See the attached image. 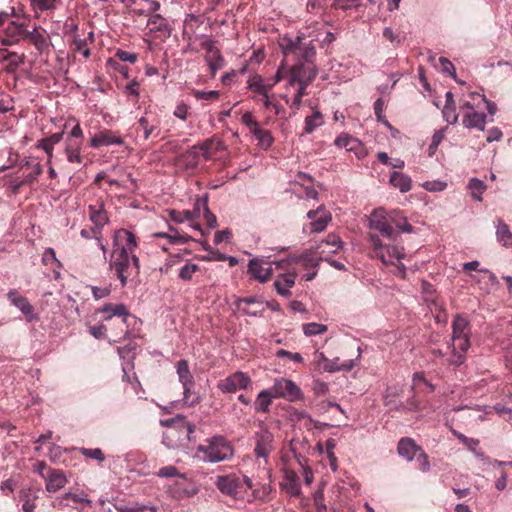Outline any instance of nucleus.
Masks as SVG:
<instances>
[{
  "instance_id": "f257e3e1",
  "label": "nucleus",
  "mask_w": 512,
  "mask_h": 512,
  "mask_svg": "<svg viewBox=\"0 0 512 512\" xmlns=\"http://www.w3.org/2000/svg\"><path fill=\"white\" fill-rule=\"evenodd\" d=\"M138 243L133 232L127 229H118L114 232L109 268L125 287L128 279L140 273V261L134 254Z\"/></svg>"
},
{
  "instance_id": "f03ea898",
  "label": "nucleus",
  "mask_w": 512,
  "mask_h": 512,
  "mask_svg": "<svg viewBox=\"0 0 512 512\" xmlns=\"http://www.w3.org/2000/svg\"><path fill=\"white\" fill-rule=\"evenodd\" d=\"M370 232L388 241H396L400 233H412L413 226L408 223L406 216L398 210L376 208L367 216Z\"/></svg>"
},
{
  "instance_id": "7ed1b4c3",
  "label": "nucleus",
  "mask_w": 512,
  "mask_h": 512,
  "mask_svg": "<svg viewBox=\"0 0 512 512\" xmlns=\"http://www.w3.org/2000/svg\"><path fill=\"white\" fill-rule=\"evenodd\" d=\"M470 335L469 321L459 314L456 315L452 321V334L448 343L450 356L447 363L449 366L457 368L466 362V353L471 346Z\"/></svg>"
},
{
  "instance_id": "20e7f679",
  "label": "nucleus",
  "mask_w": 512,
  "mask_h": 512,
  "mask_svg": "<svg viewBox=\"0 0 512 512\" xmlns=\"http://www.w3.org/2000/svg\"><path fill=\"white\" fill-rule=\"evenodd\" d=\"M373 256L379 259L384 265L395 266V275L404 278L406 276V267L401 262L406 258V252L404 246L397 244L396 241L393 243H384L378 234L369 232L367 234Z\"/></svg>"
},
{
  "instance_id": "39448f33",
  "label": "nucleus",
  "mask_w": 512,
  "mask_h": 512,
  "mask_svg": "<svg viewBox=\"0 0 512 512\" xmlns=\"http://www.w3.org/2000/svg\"><path fill=\"white\" fill-rule=\"evenodd\" d=\"M160 423L167 428V431L163 434L162 443L169 449L178 448L185 442L190 441L195 430V426L187 421L182 414L161 420Z\"/></svg>"
},
{
  "instance_id": "423d86ee",
  "label": "nucleus",
  "mask_w": 512,
  "mask_h": 512,
  "mask_svg": "<svg viewBox=\"0 0 512 512\" xmlns=\"http://www.w3.org/2000/svg\"><path fill=\"white\" fill-rule=\"evenodd\" d=\"M197 456L206 463H218L229 460L234 455L231 443L222 435H214L199 444L196 448Z\"/></svg>"
},
{
  "instance_id": "0eeeda50",
  "label": "nucleus",
  "mask_w": 512,
  "mask_h": 512,
  "mask_svg": "<svg viewBox=\"0 0 512 512\" xmlns=\"http://www.w3.org/2000/svg\"><path fill=\"white\" fill-rule=\"evenodd\" d=\"M214 484L222 494L234 500H244L248 491L252 489L249 477L235 473L216 476Z\"/></svg>"
},
{
  "instance_id": "6e6552de",
  "label": "nucleus",
  "mask_w": 512,
  "mask_h": 512,
  "mask_svg": "<svg viewBox=\"0 0 512 512\" xmlns=\"http://www.w3.org/2000/svg\"><path fill=\"white\" fill-rule=\"evenodd\" d=\"M99 313L104 314V320L109 321L114 316H118L121 318L122 324L126 325L127 329L124 332V334L116 339H114V342H119L121 339H130L137 337L136 334H133L128 327L130 326V321L133 320L135 323L137 322V318L133 316L127 306L123 303L119 304H111L107 303L103 305L99 310Z\"/></svg>"
},
{
  "instance_id": "1a4fd4ad",
  "label": "nucleus",
  "mask_w": 512,
  "mask_h": 512,
  "mask_svg": "<svg viewBox=\"0 0 512 512\" xmlns=\"http://www.w3.org/2000/svg\"><path fill=\"white\" fill-rule=\"evenodd\" d=\"M270 388L276 399L296 402L304 398V393L301 388L293 380L288 378H276Z\"/></svg>"
},
{
  "instance_id": "9d476101",
  "label": "nucleus",
  "mask_w": 512,
  "mask_h": 512,
  "mask_svg": "<svg viewBox=\"0 0 512 512\" xmlns=\"http://www.w3.org/2000/svg\"><path fill=\"white\" fill-rule=\"evenodd\" d=\"M252 385L251 377L243 371H236L217 382V389L223 394H232L238 390H247Z\"/></svg>"
},
{
  "instance_id": "9b49d317",
  "label": "nucleus",
  "mask_w": 512,
  "mask_h": 512,
  "mask_svg": "<svg viewBox=\"0 0 512 512\" xmlns=\"http://www.w3.org/2000/svg\"><path fill=\"white\" fill-rule=\"evenodd\" d=\"M201 47L206 51L205 62L209 67L212 77H214L217 71L224 67V57L220 49L216 46V41L213 39H206L201 43Z\"/></svg>"
},
{
  "instance_id": "f8f14e48",
  "label": "nucleus",
  "mask_w": 512,
  "mask_h": 512,
  "mask_svg": "<svg viewBox=\"0 0 512 512\" xmlns=\"http://www.w3.org/2000/svg\"><path fill=\"white\" fill-rule=\"evenodd\" d=\"M317 74L318 69L312 61L306 63H298L294 65L291 70L287 86H293L296 84V81H303L305 83L311 84L316 78Z\"/></svg>"
},
{
  "instance_id": "ddd939ff",
  "label": "nucleus",
  "mask_w": 512,
  "mask_h": 512,
  "mask_svg": "<svg viewBox=\"0 0 512 512\" xmlns=\"http://www.w3.org/2000/svg\"><path fill=\"white\" fill-rule=\"evenodd\" d=\"M358 356H360V348H358ZM358 358L356 359H349L341 363L340 366H333L330 363V359H328L325 354L321 351H316L314 353V363L318 367H320L323 371L334 373L339 371H351L358 363Z\"/></svg>"
},
{
  "instance_id": "4468645a",
  "label": "nucleus",
  "mask_w": 512,
  "mask_h": 512,
  "mask_svg": "<svg viewBox=\"0 0 512 512\" xmlns=\"http://www.w3.org/2000/svg\"><path fill=\"white\" fill-rule=\"evenodd\" d=\"M273 434L266 428L255 433L254 453L258 458L267 459L273 451Z\"/></svg>"
},
{
  "instance_id": "2eb2a0df",
  "label": "nucleus",
  "mask_w": 512,
  "mask_h": 512,
  "mask_svg": "<svg viewBox=\"0 0 512 512\" xmlns=\"http://www.w3.org/2000/svg\"><path fill=\"white\" fill-rule=\"evenodd\" d=\"M272 272V263L263 258H253L248 262V273L261 283L267 282Z\"/></svg>"
},
{
  "instance_id": "dca6fc26",
  "label": "nucleus",
  "mask_w": 512,
  "mask_h": 512,
  "mask_svg": "<svg viewBox=\"0 0 512 512\" xmlns=\"http://www.w3.org/2000/svg\"><path fill=\"white\" fill-rule=\"evenodd\" d=\"M124 140L122 137L117 134L116 132H113L108 129L101 130L97 132L94 136L90 139V147L97 149L102 146H111V145H123Z\"/></svg>"
},
{
  "instance_id": "f3484780",
  "label": "nucleus",
  "mask_w": 512,
  "mask_h": 512,
  "mask_svg": "<svg viewBox=\"0 0 512 512\" xmlns=\"http://www.w3.org/2000/svg\"><path fill=\"white\" fill-rule=\"evenodd\" d=\"M408 404V410L418 409V403L414 399V397H411L409 399ZM384 405L388 407L390 410L401 411L407 409L406 405L399 399V393L396 388L387 389L384 395Z\"/></svg>"
},
{
  "instance_id": "a211bd4d",
  "label": "nucleus",
  "mask_w": 512,
  "mask_h": 512,
  "mask_svg": "<svg viewBox=\"0 0 512 512\" xmlns=\"http://www.w3.org/2000/svg\"><path fill=\"white\" fill-rule=\"evenodd\" d=\"M7 298L11 305L17 307L25 315L28 321H32L35 318L33 306L17 290H10L7 293Z\"/></svg>"
},
{
  "instance_id": "6ab92c4d",
  "label": "nucleus",
  "mask_w": 512,
  "mask_h": 512,
  "mask_svg": "<svg viewBox=\"0 0 512 512\" xmlns=\"http://www.w3.org/2000/svg\"><path fill=\"white\" fill-rule=\"evenodd\" d=\"M89 219L94 224L95 229L102 231V228L109 223V216L105 210L104 203L90 204L88 206Z\"/></svg>"
},
{
  "instance_id": "aec40b11",
  "label": "nucleus",
  "mask_w": 512,
  "mask_h": 512,
  "mask_svg": "<svg viewBox=\"0 0 512 512\" xmlns=\"http://www.w3.org/2000/svg\"><path fill=\"white\" fill-rule=\"evenodd\" d=\"M137 130L142 131L143 139L148 140L151 136L160 135L159 121L153 116H142L137 122Z\"/></svg>"
},
{
  "instance_id": "412c9836",
  "label": "nucleus",
  "mask_w": 512,
  "mask_h": 512,
  "mask_svg": "<svg viewBox=\"0 0 512 512\" xmlns=\"http://www.w3.org/2000/svg\"><path fill=\"white\" fill-rule=\"evenodd\" d=\"M44 480L46 483V490L48 492H56L62 489L67 483V478L64 472L54 468L48 469Z\"/></svg>"
},
{
  "instance_id": "4be33fe9",
  "label": "nucleus",
  "mask_w": 512,
  "mask_h": 512,
  "mask_svg": "<svg viewBox=\"0 0 512 512\" xmlns=\"http://www.w3.org/2000/svg\"><path fill=\"white\" fill-rule=\"evenodd\" d=\"M296 273L287 272L280 274L274 281V288L278 295L288 297L291 295L290 289L295 285Z\"/></svg>"
},
{
  "instance_id": "5701e85b",
  "label": "nucleus",
  "mask_w": 512,
  "mask_h": 512,
  "mask_svg": "<svg viewBox=\"0 0 512 512\" xmlns=\"http://www.w3.org/2000/svg\"><path fill=\"white\" fill-rule=\"evenodd\" d=\"M64 132H57L53 133L48 137H45L43 139H40L36 143V148L43 150L47 155V164H50L52 162V159L54 157L53 151L54 146L59 144L61 140L63 139Z\"/></svg>"
},
{
  "instance_id": "b1692460",
  "label": "nucleus",
  "mask_w": 512,
  "mask_h": 512,
  "mask_svg": "<svg viewBox=\"0 0 512 512\" xmlns=\"http://www.w3.org/2000/svg\"><path fill=\"white\" fill-rule=\"evenodd\" d=\"M422 450L413 439L408 437L401 438L397 446L398 454L408 461H412Z\"/></svg>"
},
{
  "instance_id": "393cba45",
  "label": "nucleus",
  "mask_w": 512,
  "mask_h": 512,
  "mask_svg": "<svg viewBox=\"0 0 512 512\" xmlns=\"http://www.w3.org/2000/svg\"><path fill=\"white\" fill-rule=\"evenodd\" d=\"M26 39L35 46L40 54L45 52L49 47V38L46 31L39 27H35L32 31H28L26 33Z\"/></svg>"
},
{
  "instance_id": "a878e982",
  "label": "nucleus",
  "mask_w": 512,
  "mask_h": 512,
  "mask_svg": "<svg viewBox=\"0 0 512 512\" xmlns=\"http://www.w3.org/2000/svg\"><path fill=\"white\" fill-rule=\"evenodd\" d=\"M159 9L160 3L158 1L148 0V2H143V4L133 7V9L128 12V15L134 22H137L140 18L149 16Z\"/></svg>"
},
{
  "instance_id": "bb28decb",
  "label": "nucleus",
  "mask_w": 512,
  "mask_h": 512,
  "mask_svg": "<svg viewBox=\"0 0 512 512\" xmlns=\"http://www.w3.org/2000/svg\"><path fill=\"white\" fill-rule=\"evenodd\" d=\"M487 123V115L477 111L467 112L463 115L462 125L467 129L484 131Z\"/></svg>"
},
{
  "instance_id": "cd10ccee",
  "label": "nucleus",
  "mask_w": 512,
  "mask_h": 512,
  "mask_svg": "<svg viewBox=\"0 0 512 512\" xmlns=\"http://www.w3.org/2000/svg\"><path fill=\"white\" fill-rule=\"evenodd\" d=\"M83 144L80 143V140L71 141L65 139L63 152L66 156V159L69 163L72 164H82L83 157L81 156Z\"/></svg>"
},
{
  "instance_id": "c85d7f7f",
  "label": "nucleus",
  "mask_w": 512,
  "mask_h": 512,
  "mask_svg": "<svg viewBox=\"0 0 512 512\" xmlns=\"http://www.w3.org/2000/svg\"><path fill=\"white\" fill-rule=\"evenodd\" d=\"M276 397L273 395L271 388L261 390L253 404L254 410L258 413H268L270 406Z\"/></svg>"
},
{
  "instance_id": "c756f323",
  "label": "nucleus",
  "mask_w": 512,
  "mask_h": 512,
  "mask_svg": "<svg viewBox=\"0 0 512 512\" xmlns=\"http://www.w3.org/2000/svg\"><path fill=\"white\" fill-rule=\"evenodd\" d=\"M200 157L199 149L193 145L179 156L178 161L185 169L193 170L199 165Z\"/></svg>"
},
{
  "instance_id": "7c9ffc66",
  "label": "nucleus",
  "mask_w": 512,
  "mask_h": 512,
  "mask_svg": "<svg viewBox=\"0 0 512 512\" xmlns=\"http://www.w3.org/2000/svg\"><path fill=\"white\" fill-rule=\"evenodd\" d=\"M176 373L182 386L195 385L194 376L187 360L181 359L176 363Z\"/></svg>"
},
{
  "instance_id": "2f4dec72",
  "label": "nucleus",
  "mask_w": 512,
  "mask_h": 512,
  "mask_svg": "<svg viewBox=\"0 0 512 512\" xmlns=\"http://www.w3.org/2000/svg\"><path fill=\"white\" fill-rule=\"evenodd\" d=\"M389 182L393 187L399 189V191L402 193H406L411 190L412 180L408 175L402 172H392L389 178Z\"/></svg>"
},
{
  "instance_id": "473e14b6",
  "label": "nucleus",
  "mask_w": 512,
  "mask_h": 512,
  "mask_svg": "<svg viewBox=\"0 0 512 512\" xmlns=\"http://www.w3.org/2000/svg\"><path fill=\"white\" fill-rule=\"evenodd\" d=\"M194 146L199 149V154L205 160H210L212 158L213 151L220 150L221 142L216 138L212 137Z\"/></svg>"
},
{
  "instance_id": "72a5a7b5",
  "label": "nucleus",
  "mask_w": 512,
  "mask_h": 512,
  "mask_svg": "<svg viewBox=\"0 0 512 512\" xmlns=\"http://www.w3.org/2000/svg\"><path fill=\"white\" fill-rule=\"evenodd\" d=\"M324 125V117L323 114L318 111L314 110L311 115H308L304 119V130L303 134H311L313 133L317 128Z\"/></svg>"
},
{
  "instance_id": "f704fd0d",
  "label": "nucleus",
  "mask_w": 512,
  "mask_h": 512,
  "mask_svg": "<svg viewBox=\"0 0 512 512\" xmlns=\"http://www.w3.org/2000/svg\"><path fill=\"white\" fill-rule=\"evenodd\" d=\"M496 238L506 248L512 247V232L509 226L501 219L497 220Z\"/></svg>"
},
{
  "instance_id": "c9c22d12",
  "label": "nucleus",
  "mask_w": 512,
  "mask_h": 512,
  "mask_svg": "<svg viewBox=\"0 0 512 512\" xmlns=\"http://www.w3.org/2000/svg\"><path fill=\"white\" fill-rule=\"evenodd\" d=\"M335 145L340 148H345L346 151L356 153L361 147V142L348 133H341L335 139Z\"/></svg>"
},
{
  "instance_id": "e433bc0d",
  "label": "nucleus",
  "mask_w": 512,
  "mask_h": 512,
  "mask_svg": "<svg viewBox=\"0 0 512 512\" xmlns=\"http://www.w3.org/2000/svg\"><path fill=\"white\" fill-rule=\"evenodd\" d=\"M282 487L287 490L291 495L296 496L301 492L299 478L296 472L286 471Z\"/></svg>"
},
{
  "instance_id": "4c0bfd02",
  "label": "nucleus",
  "mask_w": 512,
  "mask_h": 512,
  "mask_svg": "<svg viewBox=\"0 0 512 512\" xmlns=\"http://www.w3.org/2000/svg\"><path fill=\"white\" fill-rule=\"evenodd\" d=\"M147 26H150L151 32H168L170 30L167 19L155 12L149 15Z\"/></svg>"
},
{
  "instance_id": "58836bf2",
  "label": "nucleus",
  "mask_w": 512,
  "mask_h": 512,
  "mask_svg": "<svg viewBox=\"0 0 512 512\" xmlns=\"http://www.w3.org/2000/svg\"><path fill=\"white\" fill-rule=\"evenodd\" d=\"M316 54L315 47L311 42L303 43L301 42L298 49L296 50L294 57L299 61V63H306L312 61Z\"/></svg>"
},
{
  "instance_id": "ea45409f",
  "label": "nucleus",
  "mask_w": 512,
  "mask_h": 512,
  "mask_svg": "<svg viewBox=\"0 0 512 512\" xmlns=\"http://www.w3.org/2000/svg\"><path fill=\"white\" fill-rule=\"evenodd\" d=\"M302 42L301 37H288L284 36L281 39L280 47L285 56H294L296 50L298 49L300 43Z\"/></svg>"
},
{
  "instance_id": "a19ab883",
  "label": "nucleus",
  "mask_w": 512,
  "mask_h": 512,
  "mask_svg": "<svg viewBox=\"0 0 512 512\" xmlns=\"http://www.w3.org/2000/svg\"><path fill=\"white\" fill-rule=\"evenodd\" d=\"M331 221L330 213L323 210L320 215L313 221L310 222V232L320 233L326 229L329 222Z\"/></svg>"
},
{
  "instance_id": "79ce46f5",
  "label": "nucleus",
  "mask_w": 512,
  "mask_h": 512,
  "mask_svg": "<svg viewBox=\"0 0 512 512\" xmlns=\"http://www.w3.org/2000/svg\"><path fill=\"white\" fill-rule=\"evenodd\" d=\"M468 189L474 200L482 201V194L486 190V184L478 178H472L469 180Z\"/></svg>"
},
{
  "instance_id": "37998d69",
  "label": "nucleus",
  "mask_w": 512,
  "mask_h": 512,
  "mask_svg": "<svg viewBox=\"0 0 512 512\" xmlns=\"http://www.w3.org/2000/svg\"><path fill=\"white\" fill-rule=\"evenodd\" d=\"M247 88L258 95L265 94V80L258 74L251 75L247 81Z\"/></svg>"
},
{
  "instance_id": "c03bdc74",
  "label": "nucleus",
  "mask_w": 512,
  "mask_h": 512,
  "mask_svg": "<svg viewBox=\"0 0 512 512\" xmlns=\"http://www.w3.org/2000/svg\"><path fill=\"white\" fill-rule=\"evenodd\" d=\"M251 134L258 140L259 144L266 149L273 144L274 139L269 130H265L259 127Z\"/></svg>"
},
{
  "instance_id": "a18cd8bd",
  "label": "nucleus",
  "mask_w": 512,
  "mask_h": 512,
  "mask_svg": "<svg viewBox=\"0 0 512 512\" xmlns=\"http://www.w3.org/2000/svg\"><path fill=\"white\" fill-rule=\"evenodd\" d=\"M302 329L305 336L311 337L325 333L328 330V326L321 323L310 322L303 324Z\"/></svg>"
},
{
  "instance_id": "49530a36",
  "label": "nucleus",
  "mask_w": 512,
  "mask_h": 512,
  "mask_svg": "<svg viewBox=\"0 0 512 512\" xmlns=\"http://www.w3.org/2000/svg\"><path fill=\"white\" fill-rule=\"evenodd\" d=\"M195 385L182 386L183 388V402L187 406H194L200 402V396L194 390Z\"/></svg>"
},
{
  "instance_id": "de8ad7c7",
  "label": "nucleus",
  "mask_w": 512,
  "mask_h": 512,
  "mask_svg": "<svg viewBox=\"0 0 512 512\" xmlns=\"http://www.w3.org/2000/svg\"><path fill=\"white\" fill-rule=\"evenodd\" d=\"M31 4L36 12H43L55 10L61 4V0H31Z\"/></svg>"
},
{
  "instance_id": "09e8293b",
  "label": "nucleus",
  "mask_w": 512,
  "mask_h": 512,
  "mask_svg": "<svg viewBox=\"0 0 512 512\" xmlns=\"http://www.w3.org/2000/svg\"><path fill=\"white\" fill-rule=\"evenodd\" d=\"M446 131H447V128L442 127L434 132V134L432 136V141L428 147L429 156H433L436 153L440 143L442 142V140L445 137Z\"/></svg>"
},
{
  "instance_id": "8fccbe9b",
  "label": "nucleus",
  "mask_w": 512,
  "mask_h": 512,
  "mask_svg": "<svg viewBox=\"0 0 512 512\" xmlns=\"http://www.w3.org/2000/svg\"><path fill=\"white\" fill-rule=\"evenodd\" d=\"M71 121L75 122V125L73 126V128L71 129V131L69 132V134L66 136L65 139L71 140V141H74V142L76 140H80V143L83 144L84 133H83V130H82L79 122L76 119H74V118L69 119L65 123L64 126L67 127Z\"/></svg>"
},
{
  "instance_id": "3c124183",
  "label": "nucleus",
  "mask_w": 512,
  "mask_h": 512,
  "mask_svg": "<svg viewBox=\"0 0 512 512\" xmlns=\"http://www.w3.org/2000/svg\"><path fill=\"white\" fill-rule=\"evenodd\" d=\"M73 44L75 46V50L81 53L85 58H88L91 54L89 49L88 39L81 38L80 35L75 34L73 36Z\"/></svg>"
},
{
  "instance_id": "603ef678",
  "label": "nucleus",
  "mask_w": 512,
  "mask_h": 512,
  "mask_svg": "<svg viewBox=\"0 0 512 512\" xmlns=\"http://www.w3.org/2000/svg\"><path fill=\"white\" fill-rule=\"evenodd\" d=\"M199 266L194 263H186L179 270V278L183 281H190L197 271H199Z\"/></svg>"
},
{
  "instance_id": "864d4df0",
  "label": "nucleus",
  "mask_w": 512,
  "mask_h": 512,
  "mask_svg": "<svg viewBox=\"0 0 512 512\" xmlns=\"http://www.w3.org/2000/svg\"><path fill=\"white\" fill-rule=\"evenodd\" d=\"M78 451L86 458H91L98 462H103L105 460L104 453L100 448L81 447Z\"/></svg>"
},
{
  "instance_id": "5fc2aeb1",
  "label": "nucleus",
  "mask_w": 512,
  "mask_h": 512,
  "mask_svg": "<svg viewBox=\"0 0 512 512\" xmlns=\"http://www.w3.org/2000/svg\"><path fill=\"white\" fill-rule=\"evenodd\" d=\"M25 55L18 54L16 52H10L8 57V65L6 67L7 72H14L17 67L24 63Z\"/></svg>"
},
{
  "instance_id": "6e6d98bb",
  "label": "nucleus",
  "mask_w": 512,
  "mask_h": 512,
  "mask_svg": "<svg viewBox=\"0 0 512 512\" xmlns=\"http://www.w3.org/2000/svg\"><path fill=\"white\" fill-rule=\"evenodd\" d=\"M298 257V262H301L302 265L305 268H314L316 269L319 265V261L322 260V258H317L314 255H312L310 252H304Z\"/></svg>"
},
{
  "instance_id": "4d7b16f0",
  "label": "nucleus",
  "mask_w": 512,
  "mask_h": 512,
  "mask_svg": "<svg viewBox=\"0 0 512 512\" xmlns=\"http://www.w3.org/2000/svg\"><path fill=\"white\" fill-rule=\"evenodd\" d=\"M438 62H439V70L442 73L449 75L453 79H456L455 68L449 59H447L445 57H440L438 59Z\"/></svg>"
},
{
  "instance_id": "13d9d810",
  "label": "nucleus",
  "mask_w": 512,
  "mask_h": 512,
  "mask_svg": "<svg viewBox=\"0 0 512 512\" xmlns=\"http://www.w3.org/2000/svg\"><path fill=\"white\" fill-rule=\"evenodd\" d=\"M442 115H443L444 120L450 125H454L458 122V114L456 113V106L444 105V107L442 109Z\"/></svg>"
},
{
  "instance_id": "bf43d9fd",
  "label": "nucleus",
  "mask_w": 512,
  "mask_h": 512,
  "mask_svg": "<svg viewBox=\"0 0 512 512\" xmlns=\"http://www.w3.org/2000/svg\"><path fill=\"white\" fill-rule=\"evenodd\" d=\"M209 206H208V195L205 194L202 197H199L196 199L194 203V209L193 213L196 214V216H200L201 213L204 214L205 212H208Z\"/></svg>"
},
{
  "instance_id": "052dcab7",
  "label": "nucleus",
  "mask_w": 512,
  "mask_h": 512,
  "mask_svg": "<svg viewBox=\"0 0 512 512\" xmlns=\"http://www.w3.org/2000/svg\"><path fill=\"white\" fill-rule=\"evenodd\" d=\"M42 262L44 265H53L55 264L57 267H61L60 261L56 257L55 250L53 248H46L42 255Z\"/></svg>"
},
{
  "instance_id": "680f3d73",
  "label": "nucleus",
  "mask_w": 512,
  "mask_h": 512,
  "mask_svg": "<svg viewBox=\"0 0 512 512\" xmlns=\"http://www.w3.org/2000/svg\"><path fill=\"white\" fill-rule=\"evenodd\" d=\"M276 357L278 358H287L295 363H303L304 359L302 357V355L298 352H290V351H287L285 349H279L276 351L275 353Z\"/></svg>"
},
{
  "instance_id": "e2e57ef3",
  "label": "nucleus",
  "mask_w": 512,
  "mask_h": 512,
  "mask_svg": "<svg viewBox=\"0 0 512 512\" xmlns=\"http://www.w3.org/2000/svg\"><path fill=\"white\" fill-rule=\"evenodd\" d=\"M383 37L395 46L401 45L404 40V38L401 37L398 33L394 32L391 27L384 28Z\"/></svg>"
},
{
  "instance_id": "0e129e2a",
  "label": "nucleus",
  "mask_w": 512,
  "mask_h": 512,
  "mask_svg": "<svg viewBox=\"0 0 512 512\" xmlns=\"http://www.w3.org/2000/svg\"><path fill=\"white\" fill-rule=\"evenodd\" d=\"M193 95L197 100H215L219 98V92L216 90L203 91V90H194Z\"/></svg>"
},
{
  "instance_id": "69168bd1",
  "label": "nucleus",
  "mask_w": 512,
  "mask_h": 512,
  "mask_svg": "<svg viewBox=\"0 0 512 512\" xmlns=\"http://www.w3.org/2000/svg\"><path fill=\"white\" fill-rule=\"evenodd\" d=\"M429 355H430V359L431 361L434 363V364H438L439 362H442L443 364L447 365L448 367H450L447 363V358H445V353L441 350V349H437V348H432L430 349L429 351Z\"/></svg>"
},
{
  "instance_id": "338daca9",
  "label": "nucleus",
  "mask_w": 512,
  "mask_h": 512,
  "mask_svg": "<svg viewBox=\"0 0 512 512\" xmlns=\"http://www.w3.org/2000/svg\"><path fill=\"white\" fill-rule=\"evenodd\" d=\"M241 122L249 128L250 133L259 128V123L254 119L250 112H245L241 117Z\"/></svg>"
},
{
  "instance_id": "774afa93",
  "label": "nucleus",
  "mask_w": 512,
  "mask_h": 512,
  "mask_svg": "<svg viewBox=\"0 0 512 512\" xmlns=\"http://www.w3.org/2000/svg\"><path fill=\"white\" fill-rule=\"evenodd\" d=\"M115 57L123 62H129L131 64L135 63L138 59V55L136 53H131L122 49H118L115 52Z\"/></svg>"
}]
</instances>
